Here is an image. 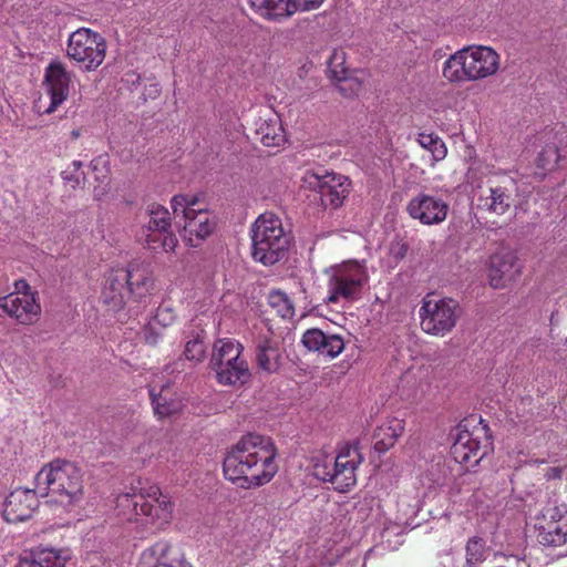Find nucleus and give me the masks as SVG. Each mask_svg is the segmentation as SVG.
<instances>
[{
    "label": "nucleus",
    "instance_id": "ddd939ff",
    "mask_svg": "<svg viewBox=\"0 0 567 567\" xmlns=\"http://www.w3.org/2000/svg\"><path fill=\"white\" fill-rule=\"evenodd\" d=\"M458 303L451 298H425L419 315L421 328L425 333L445 336L456 324Z\"/></svg>",
    "mask_w": 567,
    "mask_h": 567
},
{
    "label": "nucleus",
    "instance_id": "1a4fd4ad",
    "mask_svg": "<svg viewBox=\"0 0 567 567\" xmlns=\"http://www.w3.org/2000/svg\"><path fill=\"white\" fill-rule=\"evenodd\" d=\"M175 218H184L183 238L189 246L196 247L212 234L216 223L212 213L197 208L198 198L188 195H175L171 200Z\"/></svg>",
    "mask_w": 567,
    "mask_h": 567
},
{
    "label": "nucleus",
    "instance_id": "0eeeda50",
    "mask_svg": "<svg viewBox=\"0 0 567 567\" xmlns=\"http://www.w3.org/2000/svg\"><path fill=\"white\" fill-rule=\"evenodd\" d=\"M243 351V344L231 338L218 339L214 343L210 362L220 384H244L250 379V370Z\"/></svg>",
    "mask_w": 567,
    "mask_h": 567
},
{
    "label": "nucleus",
    "instance_id": "58836bf2",
    "mask_svg": "<svg viewBox=\"0 0 567 567\" xmlns=\"http://www.w3.org/2000/svg\"><path fill=\"white\" fill-rule=\"evenodd\" d=\"M404 526H403V523L400 522H389L388 524L384 525L382 532H381V539L383 543L388 544V547L391 548V549H395L398 547V545H400V542L396 540L393 545H392V542H391V536H401L404 532Z\"/></svg>",
    "mask_w": 567,
    "mask_h": 567
},
{
    "label": "nucleus",
    "instance_id": "4be33fe9",
    "mask_svg": "<svg viewBox=\"0 0 567 567\" xmlns=\"http://www.w3.org/2000/svg\"><path fill=\"white\" fill-rule=\"evenodd\" d=\"M309 351H316L330 359L338 357L344 349V341L338 334H326L322 330L308 329L301 339Z\"/></svg>",
    "mask_w": 567,
    "mask_h": 567
},
{
    "label": "nucleus",
    "instance_id": "423d86ee",
    "mask_svg": "<svg viewBox=\"0 0 567 567\" xmlns=\"http://www.w3.org/2000/svg\"><path fill=\"white\" fill-rule=\"evenodd\" d=\"M362 456L357 446L344 445L336 457H323L313 465V475L323 482H329L334 489L344 493L357 483V470Z\"/></svg>",
    "mask_w": 567,
    "mask_h": 567
},
{
    "label": "nucleus",
    "instance_id": "8fccbe9b",
    "mask_svg": "<svg viewBox=\"0 0 567 567\" xmlns=\"http://www.w3.org/2000/svg\"><path fill=\"white\" fill-rule=\"evenodd\" d=\"M159 85L157 83L151 84L148 90V95L151 97H155L159 93Z\"/></svg>",
    "mask_w": 567,
    "mask_h": 567
},
{
    "label": "nucleus",
    "instance_id": "7c9ffc66",
    "mask_svg": "<svg viewBox=\"0 0 567 567\" xmlns=\"http://www.w3.org/2000/svg\"><path fill=\"white\" fill-rule=\"evenodd\" d=\"M540 542L549 546H559L567 542V514L559 515L555 522H548L539 533Z\"/></svg>",
    "mask_w": 567,
    "mask_h": 567
},
{
    "label": "nucleus",
    "instance_id": "79ce46f5",
    "mask_svg": "<svg viewBox=\"0 0 567 567\" xmlns=\"http://www.w3.org/2000/svg\"><path fill=\"white\" fill-rule=\"evenodd\" d=\"M324 0H290L292 14L297 11H310L319 8Z\"/></svg>",
    "mask_w": 567,
    "mask_h": 567
},
{
    "label": "nucleus",
    "instance_id": "f3484780",
    "mask_svg": "<svg viewBox=\"0 0 567 567\" xmlns=\"http://www.w3.org/2000/svg\"><path fill=\"white\" fill-rule=\"evenodd\" d=\"M406 210L423 225H439L445 220L449 205L439 196L421 193L409 202Z\"/></svg>",
    "mask_w": 567,
    "mask_h": 567
},
{
    "label": "nucleus",
    "instance_id": "4c0bfd02",
    "mask_svg": "<svg viewBox=\"0 0 567 567\" xmlns=\"http://www.w3.org/2000/svg\"><path fill=\"white\" fill-rule=\"evenodd\" d=\"M205 343L200 336H196L186 342L184 354L187 360L199 362L205 354Z\"/></svg>",
    "mask_w": 567,
    "mask_h": 567
},
{
    "label": "nucleus",
    "instance_id": "c85d7f7f",
    "mask_svg": "<svg viewBox=\"0 0 567 567\" xmlns=\"http://www.w3.org/2000/svg\"><path fill=\"white\" fill-rule=\"evenodd\" d=\"M512 196L507 188L494 186L488 188V195L478 198V206L492 214L504 215L511 207Z\"/></svg>",
    "mask_w": 567,
    "mask_h": 567
},
{
    "label": "nucleus",
    "instance_id": "aec40b11",
    "mask_svg": "<svg viewBox=\"0 0 567 567\" xmlns=\"http://www.w3.org/2000/svg\"><path fill=\"white\" fill-rule=\"evenodd\" d=\"M126 290L127 296L133 300L141 302L151 296L154 288L153 271L146 265L133 262L127 268Z\"/></svg>",
    "mask_w": 567,
    "mask_h": 567
},
{
    "label": "nucleus",
    "instance_id": "2f4dec72",
    "mask_svg": "<svg viewBox=\"0 0 567 567\" xmlns=\"http://www.w3.org/2000/svg\"><path fill=\"white\" fill-rule=\"evenodd\" d=\"M146 247L153 251H172L177 245V238L172 231L143 229Z\"/></svg>",
    "mask_w": 567,
    "mask_h": 567
},
{
    "label": "nucleus",
    "instance_id": "ea45409f",
    "mask_svg": "<svg viewBox=\"0 0 567 567\" xmlns=\"http://www.w3.org/2000/svg\"><path fill=\"white\" fill-rule=\"evenodd\" d=\"M82 165L81 161H73L68 168L62 172V178L66 183H70L72 187L80 185L83 179V173L81 171Z\"/></svg>",
    "mask_w": 567,
    "mask_h": 567
},
{
    "label": "nucleus",
    "instance_id": "4468645a",
    "mask_svg": "<svg viewBox=\"0 0 567 567\" xmlns=\"http://www.w3.org/2000/svg\"><path fill=\"white\" fill-rule=\"evenodd\" d=\"M72 80L73 73L60 61H52L45 68L43 85L50 97V105L45 110V113L50 114L54 112L66 101Z\"/></svg>",
    "mask_w": 567,
    "mask_h": 567
},
{
    "label": "nucleus",
    "instance_id": "9b49d317",
    "mask_svg": "<svg viewBox=\"0 0 567 567\" xmlns=\"http://www.w3.org/2000/svg\"><path fill=\"white\" fill-rule=\"evenodd\" d=\"M106 42L91 29L80 28L68 40L66 54L85 71L97 69L105 59Z\"/></svg>",
    "mask_w": 567,
    "mask_h": 567
},
{
    "label": "nucleus",
    "instance_id": "39448f33",
    "mask_svg": "<svg viewBox=\"0 0 567 567\" xmlns=\"http://www.w3.org/2000/svg\"><path fill=\"white\" fill-rule=\"evenodd\" d=\"M252 258L266 266L284 259L291 244L280 218L274 214L260 215L251 227Z\"/></svg>",
    "mask_w": 567,
    "mask_h": 567
},
{
    "label": "nucleus",
    "instance_id": "49530a36",
    "mask_svg": "<svg viewBox=\"0 0 567 567\" xmlns=\"http://www.w3.org/2000/svg\"><path fill=\"white\" fill-rule=\"evenodd\" d=\"M152 326V323H150ZM159 336L152 331V327H150L145 332V340L147 343L155 344L158 341Z\"/></svg>",
    "mask_w": 567,
    "mask_h": 567
},
{
    "label": "nucleus",
    "instance_id": "f03ea898",
    "mask_svg": "<svg viewBox=\"0 0 567 567\" xmlns=\"http://www.w3.org/2000/svg\"><path fill=\"white\" fill-rule=\"evenodd\" d=\"M116 508L125 519L150 526L152 530L165 528L173 515L169 497L157 485L141 480L117 496Z\"/></svg>",
    "mask_w": 567,
    "mask_h": 567
},
{
    "label": "nucleus",
    "instance_id": "6e6552de",
    "mask_svg": "<svg viewBox=\"0 0 567 567\" xmlns=\"http://www.w3.org/2000/svg\"><path fill=\"white\" fill-rule=\"evenodd\" d=\"M369 274L364 261L348 260L330 268L328 301L332 303L355 301L361 297Z\"/></svg>",
    "mask_w": 567,
    "mask_h": 567
},
{
    "label": "nucleus",
    "instance_id": "f257e3e1",
    "mask_svg": "<svg viewBox=\"0 0 567 567\" xmlns=\"http://www.w3.org/2000/svg\"><path fill=\"white\" fill-rule=\"evenodd\" d=\"M276 455L270 437L248 433L227 452L223 463L225 477L243 488L262 486L278 472Z\"/></svg>",
    "mask_w": 567,
    "mask_h": 567
},
{
    "label": "nucleus",
    "instance_id": "2eb2a0df",
    "mask_svg": "<svg viewBox=\"0 0 567 567\" xmlns=\"http://www.w3.org/2000/svg\"><path fill=\"white\" fill-rule=\"evenodd\" d=\"M0 310L21 324H32L41 315V306L31 291H14L0 298Z\"/></svg>",
    "mask_w": 567,
    "mask_h": 567
},
{
    "label": "nucleus",
    "instance_id": "c03bdc74",
    "mask_svg": "<svg viewBox=\"0 0 567 567\" xmlns=\"http://www.w3.org/2000/svg\"><path fill=\"white\" fill-rule=\"evenodd\" d=\"M408 247L401 241L392 243L390 246V254L395 261L403 259L406 255Z\"/></svg>",
    "mask_w": 567,
    "mask_h": 567
},
{
    "label": "nucleus",
    "instance_id": "f8f14e48",
    "mask_svg": "<svg viewBox=\"0 0 567 567\" xmlns=\"http://www.w3.org/2000/svg\"><path fill=\"white\" fill-rule=\"evenodd\" d=\"M484 435L483 427H475L470 431L466 422H461L452 431L453 440L451 446V456L458 464H465L467 468L476 466L480 461L489 452V443L482 444Z\"/></svg>",
    "mask_w": 567,
    "mask_h": 567
},
{
    "label": "nucleus",
    "instance_id": "e433bc0d",
    "mask_svg": "<svg viewBox=\"0 0 567 567\" xmlns=\"http://www.w3.org/2000/svg\"><path fill=\"white\" fill-rule=\"evenodd\" d=\"M176 318L177 316L173 305L164 300L156 309L153 322L157 323L162 328H167L175 322Z\"/></svg>",
    "mask_w": 567,
    "mask_h": 567
},
{
    "label": "nucleus",
    "instance_id": "f704fd0d",
    "mask_svg": "<svg viewBox=\"0 0 567 567\" xmlns=\"http://www.w3.org/2000/svg\"><path fill=\"white\" fill-rule=\"evenodd\" d=\"M148 215L150 221L144 229L171 231L169 212L165 207L157 204H152L148 206Z\"/></svg>",
    "mask_w": 567,
    "mask_h": 567
},
{
    "label": "nucleus",
    "instance_id": "b1692460",
    "mask_svg": "<svg viewBox=\"0 0 567 567\" xmlns=\"http://www.w3.org/2000/svg\"><path fill=\"white\" fill-rule=\"evenodd\" d=\"M169 380H164V375L154 377L148 384V393L152 401L155 415L159 419L168 416L179 409V404L168 398Z\"/></svg>",
    "mask_w": 567,
    "mask_h": 567
},
{
    "label": "nucleus",
    "instance_id": "dca6fc26",
    "mask_svg": "<svg viewBox=\"0 0 567 567\" xmlns=\"http://www.w3.org/2000/svg\"><path fill=\"white\" fill-rule=\"evenodd\" d=\"M520 272L522 265L514 251L502 248L489 257L487 276L493 288H504L507 282L515 280Z\"/></svg>",
    "mask_w": 567,
    "mask_h": 567
},
{
    "label": "nucleus",
    "instance_id": "3c124183",
    "mask_svg": "<svg viewBox=\"0 0 567 567\" xmlns=\"http://www.w3.org/2000/svg\"><path fill=\"white\" fill-rule=\"evenodd\" d=\"M72 135H73V137H78V136H79V132L73 131V132H72Z\"/></svg>",
    "mask_w": 567,
    "mask_h": 567
},
{
    "label": "nucleus",
    "instance_id": "6ab92c4d",
    "mask_svg": "<svg viewBox=\"0 0 567 567\" xmlns=\"http://www.w3.org/2000/svg\"><path fill=\"white\" fill-rule=\"evenodd\" d=\"M140 567H190L169 543L161 540L143 550Z\"/></svg>",
    "mask_w": 567,
    "mask_h": 567
},
{
    "label": "nucleus",
    "instance_id": "a211bd4d",
    "mask_svg": "<svg viewBox=\"0 0 567 567\" xmlns=\"http://www.w3.org/2000/svg\"><path fill=\"white\" fill-rule=\"evenodd\" d=\"M40 495L34 489L17 488L6 498L3 518L8 523H20L29 519L39 506Z\"/></svg>",
    "mask_w": 567,
    "mask_h": 567
},
{
    "label": "nucleus",
    "instance_id": "5701e85b",
    "mask_svg": "<svg viewBox=\"0 0 567 567\" xmlns=\"http://www.w3.org/2000/svg\"><path fill=\"white\" fill-rule=\"evenodd\" d=\"M328 71L332 80L339 83V91L344 95L357 94L361 83L351 76V71L346 66V53L343 50H334L328 62Z\"/></svg>",
    "mask_w": 567,
    "mask_h": 567
},
{
    "label": "nucleus",
    "instance_id": "9d476101",
    "mask_svg": "<svg viewBox=\"0 0 567 567\" xmlns=\"http://www.w3.org/2000/svg\"><path fill=\"white\" fill-rule=\"evenodd\" d=\"M301 186L317 192L326 208H339L350 193L351 181L342 175L323 169L306 171Z\"/></svg>",
    "mask_w": 567,
    "mask_h": 567
},
{
    "label": "nucleus",
    "instance_id": "bb28decb",
    "mask_svg": "<svg viewBox=\"0 0 567 567\" xmlns=\"http://www.w3.org/2000/svg\"><path fill=\"white\" fill-rule=\"evenodd\" d=\"M404 423L399 419H391L378 426L373 434L374 450L379 453L386 452L394 445L396 439L402 435Z\"/></svg>",
    "mask_w": 567,
    "mask_h": 567
},
{
    "label": "nucleus",
    "instance_id": "cd10ccee",
    "mask_svg": "<svg viewBox=\"0 0 567 567\" xmlns=\"http://www.w3.org/2000/svg\"><path fill=\"white\" fill-rule=\"evenodd\" d=\"M281 351L279 343L272 339H262L256 348V361L258 367L268 372L274 373L280 365Z\"/></svg>",
    "mask_w": 567,
    "mask_h": 567
},
{
    "label": "nucleus",
    "instance_id": "37998d69",
    "mask_svg": "<svg viewBox=\"0 0 567 567\" xmlns=\"http://www.w3.org/2000/svg\"><path fill=\"white\" fill-rule=\"evenodd\" d=\"M432 153L433 159L435 162L442 161L446 157L447 148L443 141L440 138L434 142V145L429 150Z\"/></svg>",
    "mask_w": 567,
    "mask_h": 567
},
{
    "label": "nucleus",
    "instance_id": "7ed1b4c3",
    "mask_svg": "<svg viewBox=\"0 0 567 567\" xmlns=\"http://www.w3.org/2000/svg\"><path fill=\"white\" fill-rule=\"evenodd\" d=\"M37 492L41 497L69 507L78 504L83 496L81 470L72 462L54 460L44 465L34 478Z\"/></svg>",
    "mask_w": 567,
    "mask_h": 567
},
{
    "label": "nucleus",
    "instance_id": "20e7f679",
    "mask_svg": "<svg viewBox=\"0 0 567 567\" xmlns=\"http://www.w3.org/2000/svg\"><path fill=\"white\" fill-rule=\"evenodd\" d=\"M499 62V54L492 48L473 45L452 54L444 62L442 74L455 83L483 80L497 72Z\"/></svg>",
    "mask_w": 567,
    "mask_h": 567
},
{
    "label": "nucleus",
    "instance_id": "a878e982",
    "mask_svg": "<svg viewBox=\"0 0 567 567\" xmlns=\"http://www.w3.org/2000/svg\"><path fill=\"white\" fill-rule=\"evenodd\" d=\"M256 135L265 146H279L286 141L285 131L277 114L260 117L256 124Z\"/></svg>",
    "mask_w": 567,
    "mask_h": 567
},
{
    "label": "nucleus",
    "instance_id": "09e8293b",
    "mask_svg": "<svg viewBox=\"0 0 567 567\" xmlns=\"http://www.w3.org/2000/svg\"><path fill=\"white\" fill-rule=\"evenodd\" d=\"M16 289H17V291H19V292H22V291H21L22 289H25V291H30V290H29V289H30V288H29V285L27 284V281H25V280H22V279H21V280H18V281L16 282Z\"/></svg>",
    "mask_w": 567,
    "mask_h": 567
},
{
    "label": "nucleus",
    "instance_id": "72a5a7b5",
    "mask_svg": "<svg viewBox=\"0 0 567 567\" xmlns=\"http://www.w3.org/2000/svg\"><path fill=\"white\" fill-rule=\"evenodd\" d=\"M269 307L282 319H291L295 316V303L291 298L281 290H271L268 293Z\"/></svg>",
    "mask_w": 567,
    "mask_h": 567
},
{
    "label": "nucleus",
    "instance_id": "393cba45",
    "mask_svg": "<svg viewBox=\"0 0 567 567\" xmlns=\"http://www.w3.org/2000/svg\"><path fill=\"white\" fill-rule=\"evenodd\" d=\"M68 559L66 550L41 547L21 556L16 567H64Z\"/></svg>",
    "mask_w": 567,
    "mask_h": 567
},
{
    "label": "nucleus",
    "instance_id": "de8ad7c7",
    "mask_svg": "<svg viewBox=\"0 0 567 567\" xmlns=\"http://www.w3.org/2000/svg\"><path fill=\"white\" fill-rule=\"evenodd\" d=\"M106 163H107L106 158L101 156L99 158L93 159L91 162V165H92L93 171H96L100 165L105 166Z\"/></svg>",
    "mask_w": 567,
    "mask_h": 567
},
{
    "label": "nucleus",
    "instance_id": "412c9836",
    "mask_svg": "<svg viewBox=\"0 0 567 567\" xmlns=\"http://www.w3.org/2000/svg\"><path fill=\"white\" fill-rule=\"evenodd\" d=\"M126 279L125 268L111 269L104 276L101 298L103 302L114 310L121 309L126 300Z\"/></svg>",
    "mask_w": 567,
    "mask_h": 567
},
{
    "label": "nucleus",
    "instance_id": "603ef678",
    "mask_svg": "<svg viewBox=\"0 0 567 567\" xmlns=\"http://www.w3.org/2000/svg\"><path fill=\"white\" fill-rule=\"evenodd\" d=\"M411 372H412L411 370H408V371H406V373H405V375H410V374H411Z\"/></svg>",
    "mask_w": 567,
    "mask_h": 567
},
{
    "label": "nucleus",
    "instance_id": "473e14b6",
    "mask_svg": "<svg viewBox=\"0 0 567 567\" xmlns=\"http://www.w3.org/2000/svg\"><path fill=\"white\" fill-rule=\"evenodd\" d=\"M488 556L486 542L477 536L471 537L465 546L464 567H481Z\"/></svg>",
    "mask_w": 567,
    "mask_h": 567
},
{
    "label": "nucleus",
    "instance_id": "c9c22d12",
    "mask_svg": "<svg viewBox=\"0 0 567 567\" xmlns=\"http://www.w3.org/2000/svg\"><path fill=\"white\" fill-rule=\"evenodd\" d=\"M559 161L558 150L555 145H547L537 156L535 175L543 178L547 172L554 169Z\"/></svg>",
    "mask_w": 567,
    "mask_h": 567
},
{
    "label": "nucleus",
    "instance_id": "c756f323",
    "mask_svg": "<svg viewBox=\"0 0 567 567\" xmlns=\"http://www.w3.org/2000/svg\"><path fill=\"white\" fill-rule=\"evenodd\" d=\"M250 8L268 20H279L292 16L290 0H248Z\"/></svg>",
    "mask_w": 567,
    "mask_h": 567
},
{
    "label": "nucleus",
    "instance_id": "a19ab883",
    "mask_svg": "<svg viewBox=\"0 0 567 567\" xmlns=\"http://www.w3.org/2000/svg\"><path fill=\"white\" fill-rule=\"evenodd\" d=\"M504 559V564L495 567H529L526 557L520 554H497Z\"/></svg>",
    "mask_w": 567,
    "mask_h": 567
},
{
    "label": "nucleus",
    "instance_id": "a18cd8bd",
    "mask_svg": "<svg viewBox=\"0 0 567 567\" xmlns=\"http://www.w3.org/2000/svg\"><path fill=\"white\" fill-rule=\"evenodd\" d=\"M437 140L439 138L434 137L433 135L421 134L419 142L422 147L430 150L434 145V142H436Z\"/></svg>",
    "mask_w": 567,
    "mask_h": 567
}]
</instances>
